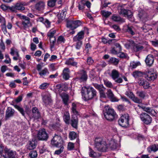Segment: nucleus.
<instances>
[{
	"mask_svg": "<svg viewBox=\"0 0 158 158\" xmlns=\"http://www.w3.org/2000/svg\"><path fill=\"white\" fill-rule=\"evenodd\" d=\"M23 95H21L19 96L16 98L13 101L12 103H13V105L14 106V107L16 109H22V107H21L17 105L16 104V103H18L20 102H21L23 99Z\"/></svg>",
	"mask_w": 158,
	"mask_h": 158,
	"instance_id": "17",
	"label": "nucleus"
},
{
	"mask_svg": "<svg viewBox=\"0 0 158 158\" xmlns=\"http://www.w3.org/2000/svg\"><path fill=\"white\" fill-rule=\"evenodd\" d=\"M82 96L85 100H90L96 96L97 91L93 87L89 86L83 87L81 90Z\"/></svg>",
	"mask_w": 158,
	"mask_h": 158,
	"instance_id": "2",
	"label": "nucleus"
},
{
	"mask_svg": "<svg viewBox=\"0 0 158 158\" xmlns=\"http://www.w3.org/2000/svg\"><path fill=\"white\" fill-rule=\"evenodd\" d=\"M144 47L141 45L136 44L133 47V49L135 52H137L142 50Z\"/></svg>",
	"mask_w": 158,
	"mask_h": 158,
	"instance_id": "35",
	"label": "nucleus"
},
{
	"mask_svg": "<svg viewBox=\"0 0 158 158\" xmlns=\"http://www.w3.org/2000/svg\"><path fill=\"white\" fill-rule=\"evenodd\" d=\"M115 46L116 47L118 51L119 52H121L122 50V48L120 44L118 43H116L115 44Z\"/></svg>",
	"mask_w": 158,
	"mask_h": 158,
	"instance_id": "63",
	"label": "nucleus"
},
{
	"mask_svg": "<svg viewBox=\"0 0 158 158\" xmlns=\"http://www.w3.org/2000/svg\"><path fill=\"white\" fill-rule=\"evenodd\" d=\"M36 147V143L35 142L32 140L29 142V144L27 145V148L30 150H32L35 148Z\"/></svg>",
	"mask_w": 158,
	"mask_h": 158,
	"instance_id": "29",
	"label": "nucleus"
},
{
	"mask_svg": "<svg viewBox=\"0 0 158 158\" xmlns=\"http://www.w3.org/2000/svg\"><path fill=\"white\" fill-rule=\"evenodd\" d=\"M60 126L61 124L59 123L58 122L53 124L52 127L55 130L61 132L62 131V129L60 127Z\"/></svg>",
	"mask_w": 158,
	"mask_h": 158,
	"instance_id": "36",
	"label": "nucleus"
},
{
	"mask_svg": "<svg viewBox=\"0 0 158 158\" xmlns=\"http://www.w3.org/2000/svg\"><path fill=\"white\" fill-rule=\"evenodd\" d=\"M63 142L61 137L55 134L54 136L51 140V144L54 146L57 147L60 146L61 144Z\"/></svg>",
	"mask_w": 158,
	"mask_h": 158,
	"instance_id": "8",
	"label": "nucleus"
},
{
	"mask_svg": "<svg viewBox=\"0 0 158 158\" xmlns=\"http://www.w3.org/2000/svg\"><path fill=\"white\" fill-rule=\"evenodd\" d=\"M60 95L62 98L64 103L65 105H68V102L69 100V95L65 93L60 94Z\"/></svg>",
	"mask_w": 158,
	"mask_h": 158,
	"instance_id": "23",
	"label": "nucleus"
},
{
	"mask_svg": "<svg viewBox=\"0 0 158 158\" xmlns=\"http://www.w3.org/2000/svg\"><path fill=\"white\" fill-rule=\"evenodd\" d=\"M37 138L39 140L47 141L48 138V135L45 130L44 128L40 129L37 134Z\"/></svg>",
	"mask_w": 158,
	"mask_h": 158,
	"instance_id": "7",
	"label": "nucleus"
},
{
	"mask_svg": "<svg viewBox=\"0 0 158 158\" xmlns=\"http://www.w3.org/2000/svg\"><path fill=\"white\" fill-rule=\"evenodd\" d=\"M56 0H49L48 2V6L52 7L55 6Z\"/></svg>",
	"mask_w": 158,
	"mask_h": 158,
	"instance_id": "43",
	"label": "nucleus"
},
{
	"mask_svg": "<svg viewBox=\"0 0 158 158\" xmlns=\"http://www.w3.org/2000/svg\"><path fill=\"white\" fill-rule=\"evenodd\" d=\"M148 114H149L153 116H155L156 113L154 109H145L144 110Z\"/></svg>",
	"mask_w": 158,
	"mask_h": 158,
	"instance_id": "42",
	"label": "nucleus"
},
{
	"mask_svg": "<svg viewBox=\"0 0 158 158\" xmlns=\"http://www.w3.org/2000/svg\"><path fill=\"white\" fill-rule=\"evenodd\" d=\"M84 32L83 31H81L79 32L77 35L73 38V41L74 42L77 41H81L84 38Z\"/></svg>",
	"mask_w": 158,
	"mask_h": 158,
	"instance_id": "16",
	"label": "nucleus"
},
{
	"mask_svg": "<svg viewBox=\"0 0 158 158\" xmlns=\"http://www.w3.org/2000/svg\"><path fill=\"white\" fill-rule=\"evenodd\" d=\"M104 84L108 88H112L113 85L111 82L107 80L104 81Z\"/></svg>",
	"mask_w": 158,
	"mask_h": 158,
	"instance_id": "50",
	"label": "nucleus"
},
{
	"mask_svg": "<svg viewBox=\"0 0 158 158\" xmlns=\"http://www.w3.org/2000/svg\"><path fill=\"white\" fill-rule=\"evenodd\" d=\"M131 99L133 101L136 103H140L142 102L141 99H139L137 97H136L135 95Z\"/></svg>",
	"mask_w": 158,
	"mask_h": 158,
	"instance_id": "55",
	"label": "nucleus"
},
{
	"mask_svg": "<svg viewBox=\"0 0 158 158\" xmlns=\"http://www.w3.org/2000/svg\"><path fill=\"white\" fill-rule=\"evenodd\" d=\"M82 44V41H77L75 46L76 49H80L81 48Z\"/></svg>",
	"mask_w": 158,
	"mask_h": 158,
	"instance_id": "61",
	"label": "nucleus"
},
{
	"mask_svg": "<svg viewBox=\"0 0 158 158\" xmlns=\"http://www.w3.org/2000/svg\"><path fill=\"white\" fill-rule=\"evenodd\" d=\"M45 6L44 2L42 1H40L35 5V8L36 10L40 11L44 9Z\"/></svg>",
	"mask_w": 158,
	"mask_h": 158,
	"instance_id": "15",
	"label": "nucleus"
},
{
	"mask_svg": "<svg viewBox=\"0 0 158 158\" xmlns=\"http://www.w3.org/2000/svg\"><path fill=\"white\" fill-rule=\"evenodd\" d=\"M5 156L6 158H17L15 152H13L10 149L5 148L4 149Z\"/></svg>",
	"mask_w": 158,
	"mask_h": 158,
	"instance_id": "12",
	"label": "nucleus"
},
{
	"mask_svg": "<svg viewBox=\"0 0 158 158\" xmlns=\"http://www.w3.org/2000/svg\"><path fill=\"white\" fill-rule=\"evenodd\" d=\"M127 31L129 34L132 35H135L136 33L135 29L132 26H128Z\"/></svg>",
	"mask_w": 158,
	"mask_h": 158,
	"instance_id": "32",
	"label": "nucleus"
},
{
	"mask_svg": "<svg viewBox=\"0 0 158 158\" xmlns=\"http://www.w3.org/2000/svg\"><path fill=\"white\" fill-rule=\"evenodd\" d=\"M74 143L69 142V143L68 145V149L69 150H72L74 149Z\"/></svg>",
	"mask_w": 158,
	"mask_h": 158,
	"instance_id": "56",
	"label": "nucleus"
},
{
	"mask_svg": "<svg viewBox=\"0 0 158 158\" xmlns=\"http://www.w3.org/2000/svg\"><path fill=\"white\" fill-rule=\"evenodd\" d=\"M101 12L102 15L105 18H107L111 14V12L104 10H102Z\"/></svg>",
	"mask_w": 158,
	"mask_h": 158,
	"instance_id": "39",
	"label": "nucleus"
},
{
	"mask_svg": "<svg viewBox=\"0 0 158 158\" xmlns=\"http://www.w3.org/2000/svg\"><path fill=\"white\" fill-rule=\"evenodd\" d=\"M50 48L51 49H52L54 47L56 41V38L53 37L52 38H50Z\"/></svg>",
	"mask_w": 158,
	"mask_h": 158,
	"instance_id": "46",
	"label": "nucleus"
},
{
	"mask_svg": "<svg viewBox=\"0 0 158 158\" xmlns=\"http://www.w3.org/2000/svg\"><path fill=\"white\" fill-rule=\"evenodd\" d=\"M150 149L151 151L155 152L158 150V145L154 144L152 145L150 147Z\"/></svg>",
	"mask_w": 158,
	"mask_h": 158,
	"instance_id": "54",
	"label": "nucleus"
},
{
	"mask_svg": "<svg viewBox=\"0 0 158 158\" xmlns=\"http://www.w3.org/2000/svg\"><path fill=\"white\" fill-rule=\"evenodd\" d=\"M65 64L68 65L76 66L77 67V62L74 61V58H70L66 60Z\"/></svg>",
	"mask_w": 158,
	"mask_h": 158,
	"instance_id": "21",
	"label": "nucleus"
},
{
	"mask_svg": "<svg viewBox=\"0 0 158 158\" xmlns=\"http://www.w3.org/2000/svg\"><path fill=\"white\" fill-rule=\"evenodd\" d=\"M140 63L139 62H131L130 64V68L131 69L135 68L137 66L140 65Z\"/></svg>",
	"mask_w": 158,
	"mask_h": 158,
	"instance_id": "38",
	"label": "nucleus"
},
{
	"mask_svg": "<svg viewBox=\"0 0 158 158\" xmlns=\"http://www.w3.org/2000/svg\"><path fill=\"white\" fill-rule=\"evenodd\" d=\"M37 156V152L36 150H32L29 153V156L31 158H35Z\"/></svg>",
	"mask_w": 158,
	"mask_h": 158,
	"instance_id": "41",
	"label": "nucleus"
},
{
	"mask_svg": "<svg viewBox=\"0 0 158 158\" xmlns=\"http://www.w3.org/2000/svg\"><path fill=\"white\" fill-rule=\"evenodd\" d=\"M112 19L114 21L117 22H123L124 21L120 16L116 15H113L112 16Z\"/></svg>",
	"mask_w": 158,
	"mask_h": 158,
	"instance_id": "28",
	"label": "nucleus"
},
{
	"mask_svg": "<svg viewBox=\"0 0 158 158\" xmlns=\"http://www.w3.org/2000/svg\"><path fill=\"white\" fill-rule=\"evenodd\" d=\"M132 75L135 78L144 75V77L149 81H153L156 78L157 76L156 73L152 69L148 70L143 73L135 71L133 72Z\"/></svg>",
	"mask_w": 158,
	"mask_h": 158,
	"instance_id": "1",
	"label": "nucleus"
},
{
	"mask_svg": "<svg viewBox=\"0 0 158 158\" xmlns=\"http://www.w3.org/2000/svg\"><path fill=\"white\" fill-rule=\"evenodd\" d=\"M43 99L44 102L45 103H49L52 102L51 96L48 94L44 95L43 97Z\"/></svg>",
	"mask_w": 158,
	"mask_h": 158,
	"instance_id": "31",
	"label": "nucleus"
},
{
	"mask_svg": "<svg viewBox=\"0 0 158 158\" xmlns=\"http://www.w3.org/2000/svg\"><path fill=\"white\" fill-rule=\"evenodd\" d=\"M78 121V118L77 116L73 117L70 121V123L72 127L74 128H77V127Z\"/></svg>",
	"mask_w": 158,
	"mask_h": 158,
	"instance_id": "20",
	"label": "nucleus"
},
{
	"mask_svg": "<svg viewBox=\"0 0 158 158\" xmlns=\"http://www.w3.org/2000/svg\"><path fill=\"white\" fill-rule=\"evenodd\" d=\"M80 73L81 75L80 79L83 81H86L88 78L87 72L84 70L82 69L80 71Z\"/></svg>",
	"mask_w": 158,
	"mask_h": 158,
	"instance_id": "22",
	"label": "nucleus"
},
{
	"mask_svg": "<svg viewBox=\"0 0 158 158\" xmlns=\"http://www.w3.org/2000/svg\"><path fill=\"white\" fill-rule=\"evenodd\" d=\"M1 29L4 34H6L7 33V31L6 28V23H3V24L1 25Z\"/></svg>",
	"mask_w": 158,
	"mask_h": 158,
	"instance_id": "58",
	"label": "nucleus"
},
{
	"mask_svg": "<svg viewBox=\"0 0 158 158\" xmlns=\"http://www.w3.org/2000/svg\"><path fill=\"white\" fill-rule=\"evenodd\" d=\"M77 136V133L74 132H70L69 134V138L71 140H74L75 139Z\"/></svg>",
	"mask_w": 158,
	"mask_h": 158,
	"instance_id": "37",
	"label": "nucleus"
},
{
	"mask_svg": "<svg viewBox=\"0 0 158 158\" xmlns=\"http://www.w3.org/2000/svg\"><path fill=\"white\" fill-rule=\"evenodd\" d=\"M64 148L63 146L60 147V149L56 150L54 154L59 155L63 151Z\"/></svg>",
	"mask_w": 158,
	"mask_h": 158,
	"instance_id": "59",
	"label": "nucleus"
},
{
	"mask_svg": "<svg viewBox=\"0 0 158 158\" xmlns=\"http://www.w3.org/2000/svg\"><path fill=\"white\" fill-rule=\"evenodd\" d=\"M66 13V10L64 9L62 10L60 14L58 15V18L59 21L61 22L65 19Z\"/></svg>",
	"mask_w": 158,
	"mask_h": 158,
	"instance_id": "25",
	"label": "nucleus"
},
{
	"mask_svg": "<svg viewBox=\"0 0 158 158\" xmlns=\"http://www.w3.org/2000/svg\"><path fill=\"white\" fill-rule=\"evenodd\" d=\"M63 119L64 122L67 124H69V123L70 115L69 113L67 112L64 113L63 116Z\"/></svg>",
	"mask_w": 158,
	"mask_h": 158,
	"instance_id": "30",
	"label": "nucleus"
},
{
	"mask_svg": "<svg viewBox=\"0 0 158 158\" xmlns=\"http://www.w3.org/2000/svg\"><path fill=\"white\" fill-rule=\"evenodd\" d=\"M49 85V84L47 83H44L41 84L39 86V88L41 89H44L46 88Z\"/></svg>",
	"mask_w": 158,
	"mask_h": 158,
	"instance_id": "57",
	"label": "nucleus"
},
{
	"mask_svg": "<svg viewBox=\"0 0 158 158\" xmlns=\"http://www.w3.org/2000/svg\"><path fill=\"white\" fill-rule=\"evenodd\" d=\"M140 116L141 120L145 124L148 125L151 123L152 118L148 113L143 112Z\"/></svg>",
	"mask_w": 158,
	"mask_h": 158,
	"instance_id": "11",
	"label": "nucleus"
},
{
	"mask_svg": "<svg viewBox=\"0 0 158 158\" xmlns=\"http://www.w3.org/2000/svg\"><path fill=\"white\" fill-rule=\"evenodd\" d=\"M108 62L109 64H112L115 65H116L118 64L119 60L118 59L115 57H111L110 58Z\"/></svg>",
	"mask_w": 158,
	"mask_h": 158,
	"instance_id": "27",
	"label": "nucleus"
},
{
	"mask_svg": "<svg viewBox=\"0 0 158 158\" xmlns=\"http://www.w3.org/2000/svg\"><path fill=\"white\" fill-rule=\"evenodd\" d=\"M28 5L27 3L24 2L18 1L14 6L10 7V9L13 12H16V10H25V6Z\"/></svg>",
	"mask_w": 158,
	"mask_h": 158,
	"instance_id": "5",
	"label": "nucleus"
},
{
	"mask_svg": "<svg viewBox=\"0 0 158 158\" xmlns=\"http://www.w3.org/2000/svg\"><path fill=\"white\" fill-rule=\"evenodd\" d=\"M32 112L34 114V116L35 118H38L40 117V114L38 109H32Z\"/></svg>",
	"mask_w": 158,
	"mask_h": 158,
	"instance_id": "45",
	"label": "nucleus"
},
{
	"mask_svg": "<svg viewBox=\"0 0 158 158\" xmlns=\"http://www.w3.org/2000/svg\"><path fill=\"white\" fill-rule=\"evenodd\" d=\"M93 85L96 89L99 91L102 89H106V88L104 87L102 84H99L96 83H93Z\"/></svg>",
	"mask_w": 158,
	"mask_h": 158,
	"instance_id": "34",
	"label": "nucleus"
},
{
	"mask_svg": "<svg viewBox=\"0 0 158 158\" xmlns=\"http://www.w3.org/2000/svg\"><path fill=\"white\" fill-rule=\"evenodd\" d=\"M94 62V60L91 57H88L87 59V62L88 64L90 65L92 64Z\"/></svg>",
	"mask_w": 158,
	"mask_h": 158,
	"instance_id": "62",
	"label": "nucleus"
},
{
	"mask_svg": "<svg viewBox=\"0 0 158 158\" xmlns=\"http://www.w3.org/2000/svg\"><path fill=\"white\" fill-rule=\"evenodd\" d=\"M128 10L125 9L123 8H121L119 10V13L120 14H122L124 15V16L126 17V15L127 13Z\"/></svg>",
	"mask_w": 158,
	"mask_h": 158,
	"instance_id": "51",
	"label": "nucleus"
},
{
	"mask_svg": "<svg viewBox=\"0 0 158 158\" xmlns=\"http://www.w3.org/2000/svg\"><path fill=\"white\" fill-rule=\"evenodd\" d=\"M89 155L90 156L92 157H94L96 156L95 153L90 148H89Z\"/></svg>",
	"mask_w": 158,
	"mask_h": 158,
	"instance_id": "60",
	"label": "nucleus"
},
{
	"mask_svg": "<svg viewBox=\"0 0 158 158\" xmlns=\"http://www.w3.org/2000/svg\"><path fill=\"white\" fill-rule=\"evenodd\" d=\"M47 73H49L48 70L47 68H45L42 70L40 71L39 73L41 76H43L46 75Z\"/></svg>",
	"mask_w": 158,
	"mask_h": 158,
	"instance_id": "48",
	"label": "nucleus"
},
{
	"mask_svg": "<svg viewBox=\"0 0 158 158\" xmlns=\"http://www.w3.org/2000/svg\"><path fill=\"white\" fill-rule=\"evenodd\" d=\"M154 60V57L153 55L152 54H149L147 56L145 62L147 66H151L153 63Z\"/></svg>",
	"mask_w": 158,
	"mask_h": 158,
	"instance_id": "14",
	"label": "nucleus"
},
{
	"mask_svg": "<svg viewBox=\"0 0 158 158\" xmlns=\"http://www.w3.org/2000/svg\"><path fill=\"white\" fill-rule=\"evenodd\" d=\"M103 112L105 118L109 121H113L117 116L114 109H104Z\"/></svg>",
	"mask_w": 158,
	"mask_h": 158,
	"instance_id": "4",
	"label": "nucleus"
},
{
	"mask_svg": "<svg viewBox=\"0 0 158 158\" xmlns=\"http://www.w3.org/2000/svg\"><path fill=\"white\" fill-rule=\"evenodd\" d=\"M64 85L63 84H58L56 85V87L57 88V89L59 91L60 94V92L62 90H65L63 88Z\"/></svg>",
	"mask_w": 158,
	"mask_h": 158,
	"instance_id": "44",
	"label": "nucleus"
},
{
	"mask_svg": "<svg viewBox=\"0 0 158 158\" xmlns=\"http://www.w3.org/2000/svg\"><path fill=\"white\" fill-rule=\"evenodd\" d=\"M126 95L132 99L135 96L133 93L130 91H127L125 93Z\"/></svg>",
	"mask_w": 158,
	"mask_h": 158,
	"instance_id": "53",
	"label": "nucleus"
},
{
	"mask_svg": "<svg viewBox=\"0 0 158 158\" xmlns=\"http://www.w3.org/2000/svg\"><path fill=\"white\" fill-rule=\"evenodd\" d=\"M65 40L64 37L62 36H59L57 39V42L59 43V42H63L64 43Z\"/></svg>",
	"mask_w": 158,
	"mask_h": 158,
	"instance_id": "64",
	"label": "nucleus"
},
{
	"mask_svg": "<svg viewBox=\"0 0 158 158\" xmlns=\"http://www.w3.org/2000/svg\"><path fill=\"white\" fill-rule=\"evenodd\" d=\"M15 112L14 109H7L6 111L5 119L7 120L10 117L12 116Z\"/></svg>",
	"mask_w": 158,
	"mask_h": 158,
	"instance_id": "24",
	"label": "nucleus"
},
{
	"mask_svg": "<svg viewBox=\"0 0 158 158\" xmlns=\"http://www.w3.org/2000/svg\"><path fill=\"white\" fill-rule=\"evenodd\" d=\"M126 16H127L128 18L131 21H133L134 19L133 18L132 13L131 11V10H128L127 13L126 15Z\"/></svg>",
	"mask_w": 158,
	"mask_h": 158,
	"instance_id": "40",
	"label": "nucleus"
},
{
	"mask_svg": "<svg viewBox=\"0 0 158 158\" xmlns=\"http://www.w3.org/2000/svg\"><path fill=\"white\" fill-rule=\"evenodd\" d=\"M69 70L68 68H65L64 69L63 72V77L64 79L66 80H68L69 77Z\"/></svg>",
	"mask_w": 158,
	"mask_h": 158,
	"instance_id": "26",
	"label": "nucleus"
},
{
	"mask_svg": "<svg viewBox=\"0 0 158 158\" xmlns=\"http://www.w3.org/2000/svg\"><path fill=\"white\" fill-rule=\"evenodd\" d=\"M23 17L24 18H23V19L22 20V24L24 29H25L29 27L28 25L31 26L32 24L30 22V19L29 17L26 16Z\"/></svg>",
	"mask_w": 158,
	"mask_h": 158,
	"instance_id": "13",
	"label": "nucleus"
},
{
	"mask_svg": "<svg viewBox=\"0 0 158 158\" xmlns=\"http://www.w3.org/2000/svg\"><path fill=\"white\" fill-rule=\"evenodd\" d=\"M139 85L143 86L145 89H147L151 88V86L149 85V83L146 80H140L138 82Z\"/></svg>",
	"mask_w": 158,
	"mask_h": 158,
	"instance_id": "19",
	"label": "nucleus"
},
{
	"mask_svg": "<svg viewBox=\"0 0 158 158\" xmlns=\"http://www.w3.org/2000/svg\"><path fill=\"white\" fill-rule=\"evenodd\" d=\"M56 32V31L55 30H50L47 34V35L50 38H52L53 37H55L54 36V34Z\"/></svg>",
	"mask_w": 158,
	"mask_h": 158,
	"instance_id": "47",
	"label": "nucleus"
},
{
	"mask_svg": "<svg viewBox=\"0 0 158 158\" xmlns=\"http://www.w3.org/2000/svg\"><path fill=\"white\" fill-rule=\"evenodd\" d=\"M129 115L128 114H124L118 120V124L121 126L126 127L129 125Z\"/></svg>",
	"mask_w": 158,
	"mask_h": 158,
	"instance_id": "6",
	"label": "nucleus"
},
{
	"mask_svg": "<svg viewBox=\"0 0 158 158\" xmlns=\"http://www.w3.org/2000/svg\"><path fill=\"white\" fill-rule=\"evenodd\" d=\"M110 76L116 83H120L123 81L122 78L119 77L118 72L115 69H113L112 71Z\"/></svg>",
	"mask_w": 158,
	"mask_h": 158,
	"instance_id": "9",
	"label": "nucleus"
},
{
	"mask_svg": "<svg viewBox=\"0 0 158 158\" xmlns=\"http://www.w3.org/2000/svg\"><path fill=\"white\" fill-rule=\"evenodd\" d=\"M81 24L80 21L68 20L67 21L66 26L67 27L70 28L72 30L76 29Z\"/></svg>",
	"mask_w": 158,
	"mask_h": 158,
	"instance_id": "10",
	"label": "nucleus"
},
{
	"mask_svg": "<svg viewBox=\"0 0 158 158\" xmlns=\"http://www.w3.org/2000/svg\"><path fill=\"white\" fill-rule=\"evenodd\" d=\"M106 94L108 97L112 102H114L118 101V100L114 97V94L110 89L108 90Z\"/></svg>",
	"mask_w": 158,
	"mask_h": 158,
	"instance_id": "18",
	"label": "nucleus"
},
{
	"mask_svg": "<svg viewBox=\"0 0 158 158\" xmlns=\"http://www.w3.org/2000/svg\"><path fill=\"white\" fill-rule=\"evenodd\" d=\"M95 147L98 151L104 152L108 149L107 145L105 142L102 141V139L96 138L94 140Z\"/></svg>",
	"mask_w": 158,
	"mask_h": 158,
	"instance_id": "3",
	"label": "nucleus"
},
{
	"mask_svg": "<svg viewBox=\"0 0 158 158\" xmlns=\"http://www.w3.org/2000/svg\"><path fill=\"white\" fill-rule=\"evenodd\" d=\"M136 94L138 96L142 98H144L145 96V93L143 91H138Z\"/></svg>",
	"mask_w": 158,
	"mask_h": 158,
	"instance_id": "49",
	"label": "nucleus"
},
{
	"mask_svg": "<svg viewBox=\"0 0 158 158\" xmlns=\"http://www.w3.org/2000/svg\"><path fill=\"white\" fill-rule=\"evenodd\" d=\"M108 148H110L111 150H114L117 148V144L113 141L110 142V143L107 145Z\"/></svg>",
	"mask_w": 158,
	"mask_h": 158,
	"instance_id": "33",
	"label": "nucleus"
},
{
	"mask_svg": "<svg viewBox=\"0 0 158 158\" xmlns=\"http://www.w3.org/2000/svg\"><path fill=\"white\" fill-rule=\"evenodd\" d=\"M105 90L102 89L99 91L100 98H106V95L105 92Z\"/></svg>",
	"mask_w": 158,
	"mask_h": 158,
	"instance_id": "52",
	"label": "nucleus"
}]
</instances>
